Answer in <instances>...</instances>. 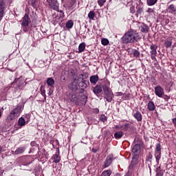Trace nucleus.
<instances>
[{
	"instance_id": "f257e3e1",
	"label": "nucleus",
	"mask_w": 176,
	"mask_h": 176,
	"mask_svg": "<svg viewBox=\"0 0 176 176\" xmlns=\"http://www.w3.org/2000/svg\"><path fill=\"white\" fill-rule=\"evenodd\" d=\"M141 39L140 34L135 30H129L125 32L124 36L122 37V43L127 45L129 43H135Z\"/></svg>"
},
{
	"instance_id": "f03ea898",
	"label": "nucleus",
	"mask_w": 176,
	"mask_h": 176,
	"mask_svg": "<svg viewBox=\"0 0 176 176\" xmlns=\"http://www.w3.org/2000/svg\"><path fill=\"white\" fill-rule=\"evenodd\" d=\"M23 109H24V106L23 104H17L16 107L13 109L8 116L6 118V122L8 123H10L12 120H16L20 115H21V113L23 112Z\"/></svg>"
},
{
	"instance_id": "7ed1b4c3",
	"label": "nucleus",
	"mask_w": 176,
	"mask_h": 176,
	"mask_svg": "<svg viewBox=\"0 0 176 176\" xmlns=\"http://www.w3.org/2000/svg\"><path fill=\"white\" fill-rule=\"evenodd\" d=\"M103 91H104V98L107 101V102H112V100H113V93L112 92V89L109 87L107 84H104L102 86Z\"/></svg>"
},
{
	"instance_id": "20e7f679",
	"label": "nucleus",
	"mask_w": 176,
	"mask_h": 176,
	"mask_svg": "<svg viewBox=\"0 0 176 176\" xmlns=\"http://www.w3.org/2000/svg\"><path fill=\"white\" fill-rule=\"evenodd\" d=\"M157 164H159L160 159H162V145L157 143L155 145V155H154Z\"/></svg>"
},
{
	"instance_id": "39448f33",
	"label": "nucleus",
	"mask_w": 176,
	"mask_h": 176,
	"mask_svg": "<svg viewBox=\"0 0 176 176\" xmlns=\"http://www.w3.org/2000/svg\"><path fill=\"white\" fill-rule=\"evenodd\" d=\"M151 49V60H156V56L157 55V47L156 45H151L150 47Z\"/></svg>"
},
{
	"instance_id": "423d86ee",
	"label": "nucleus",
	"mask_w": 176,
	"mask_h": 176,
	"mask_svg": "<svg viewBox=\"0 0 176 176\" xmlns=\"http://www.w3.org/2000/svg\"><path fill=\"white\" fill-rule=\"evenodd\" d=\"M155 94L157 97L162 98L164 96V89L160 85L155 87Z\"/></svg>"
},
{
	"instance_id": "0eeeda50",
	"label": "nucleus",
	"mask_w": 176,
	"mask_h": 176,
	"mask_svg": "<svg viewBox=\"0 0 176 176\" xmlns=\"http://www.w3.org/2000/svg\"><path fill=\"white\" fill-rule=\"evenodd\" d=\"M47 2L49 3V6L51 9L58 10V3L57 0H47Z\"/></svg>"
},
{
	"instance_id": "6e6552de",
	"label": "nucleus",
	"mask_w": 176,
	"mask_h": 176,
	"mask_svg": "<svg viewBox=\"0 0 176 176\" xmlns=\"http://www.w3.org/2000/svg\"><path fill=\"white\" fill-rule=\"evenodd\" d=\"M31 19H30V16L28 14H25L24 16L22 19L21 25L22 27H28Z\"/></svg>"
},
{
	"instance_id": "1a4fd4ad",
	"label": "nucleus",
	"mask_w": 176,
	"mask_h": 176,
	"mask_svg": "<svg viewBox=\"0 0 176 176\" xmlns=\"http://www.w3.org/2000/svg\"><path fill=\"white\" fill-rule=\"evenodd\" d=\"M113 160V155H109L104 161V168H107V167H109L111 166V164L112 163Z\"/></svg>"
},
{
	"instance_id": "9d476101",
	"label": "nucleus",
	"mask_w": 176,
	"mask_h": 176,
	"mask_svg": "<svg viewBox=\"0 0 176 176\" xmlns=\"http://www.w3.org/2000/svg\"><path fill=\"white\" fill-rule=\"evenodd\" d=\"M5 14V1L3 0L0 1V21L3 19Z\"/></svg>"
},
{
	"instance_id": "9b49d317",
	"label": "nucleus",
	"mask_w": 176,
	"mask_h": 176,
	"mask_svg": "<svg viewBox=\"0 0 176 176\" xmlns=\"http://www.w3.org/2000/svg\"><path fill=\"white\" fill-rule=\"evenodd\" d=\"M141 147L140 146L139 144H135L133 148H132V152L134 154V157H138V155H140V149Z\"/></svg>"
},
{
	"instance_id": "f8f14e48",
	"label": "nucleus",
	"mask_w": 176,
	"mask_h": 176,
	"mask_svg": "<svg viewBox=\"0 0 176 176\" xmlns=\"http://www.w3.org/2000/svg\"><path fill=\"white\" fill-rule=\"evenodd\" d=\"M52 159L54 160V163H60V160H61V157H60V150H57L56 153L52 156Z\"/></svg>"
},
{
	"instance_id": "ddd939ff",
	"label": "nucleus",
	"mask_w": 176,
	"mask_h": 176,
	"mask_svg": "<svg viewBox=\"0 0 176 176\" xmlns=\"http://www.w3.org/2000/svg\"><path fill=\"white\" fill-rule=\"evenodd\" d=\"M133 116L135 118V119H136L138 122L142 121V114H141L140 111L137 110L135 113H133Z\"/></svg>"
},
{
	"instance_id": "4468645a",
	"label": "nucleus",
	"mask_w": 176,
	"mask_h": 176,
	"mask_svg": "<svg viewBox=\"0 0 176 176\" xmlns=\"http://www.w3.org/2000/svg\"><path fill=\"white\" fill-rule=\"evenodd\" d=\"M69 89L73 91H76V90H78V85L76 84V78L72 83L69 84Z\"/></svg>"
},
{
	"instance_id": "2eb2a0df",
	"label": "nucleus",
	"mask_w": 176,
	"mask_h": 176,
	"mask_svg": "<svg viewBox=\"0 0 176 176\" xmlns=\"http://www.w3.org/2000/svg\"><path fill=\"white\" fill-rule=\"evenodd\" d=\"M25 124H28V121H26L23 117L19 118L18 120V126L24 127Z\"/></svg>"
},
{
	"instance_id": "dca6fc26",
	"label": "nucleus",
	"mask_w": 176,
	"mask_h": 176,
	"mask_svg": "<svg viewBox=\"0 0 176 176\" xmlns=\"http://www.w3.org/2000/svg\"><path fill=\"white\" fill-rule=\"evenodd\" d=\"M140 31L144 34H148L149 32V26L145 23H142L140 26Z\"/></svg>"
},
{
	"instance_id": "f3484780",
	"label": "nucleus",
	"mask_w": 176,
	"mask_h": 176,
	"mask_svg": "<svg viewBox=\"0 0 176 176\" xmlns=\"http://www.w3.org/2000/svg\"><path fill=\"white\" fill-rule=\"evenodd\" d=\"M166 10L168 13H170L171 14H173V13H175V12H176L175 5H174V4L169 5L168 6Z\"/></svg>"
},
{
	"instance_id": "a211bd4d",
	"label": "nucleus",
	"mask_w": 176,
	"mask_h": 176,
	"mask_svg": "<svg viewBox=\"0 0 176 176\" xmlns=\"http://www.w3.org/2000/svg\"><path fill=\"white\" fill-rule=\"evenodd\" d=\"M94 94H100V93H101L102 91V87H101V85H96L93 90Z\"/></svg>"
},
{
	"instance_id": "6ab92c4d",
	"label": "nucleus",
	"mask_w": 176,
	"mask_h": 176,
	"mask_svg": "<svg viewBox=\"0 0 176 176\" xmlns=\"http://www.w3.org/2000/svg\"><path fill=\"white\" fill-rule=\"evenodd\" d=\"M89 81L92 85H96L98 82V75H94L89 78Z\"/></svg>"
},
{
	"instance_id": "aec40b11",
	"label": "nucleus",
	"mask_w": 176,
	"mask_h": 176,
	"mask_svg": "<svg viewBox=\"0 0 176 176\" xmlns=\"http://www.w3.org/2000/svg\"><path fill=\"white\" fill-rule=\"evenodd\" d=\"M137 157H134L133 155L129 168H133L134 166H136L138 164V160H137Z\"/></svg>"
},
{
	"instance_id": "412c9836",
	"label": "nucleus",
	"mask_w": 176,
	"mask_h": 176,
	"mask_svg": "<svg viewBox=\"0 0 176 176\" xmlns=\"http://www.w3.org/2000/svg\"><path fill=\"white\" fill-rule=\"evenodd\" d=\"M89 83V81H87L86 80L82 79L81 82H78L79 87H82V89H86L87 87V84Z\"/></svg>"
},
{
	"instance_id": "4be33fe9",
	"label": "nucleus",
	"mask_w": 176,
	"mask_h": 176,
	"mask_svg": "<svg viewBox=\"0 0 176 176\" xmlns=\"http://www.w3.org/2000/svg\"><path fill=\"white\" fill-rule=\"evenodd\" d=\"M123 135H124V133H123V131H117L114 133V138L116 140H120V138H122Z\"/></svg>"
},
{
	"instance_id": "5701e85b",
	"label": "nucleus",
	"mask_w": 176,
	"mask_h": 176,
	"mask_svg": "<svg viewBox=\"0 0 176 176\" xmlns=\"http://www.w3.org/2000/svg\"><path fill=\"white\" fill-rule=\"evenodd\" d=\"M24 152H25V147H19L15 150L14 154L20 155L21 153H24Z\"/></svg>"
},
{
	"instance_id": "b1692460",
	"label": "nucleus",
	"mask_w": 176,
	"mask_h": 176,
	"mask_svg": "<svg viewBox=\"0 0 176 176\" xmlns=\"http://www.w3.org/2000/svg\"><path fill=\"white\" fill-rule=\"evenodd\" d=\"M85 49H86V43H81L78 45V53H83V52H85Z\"/></svg>"
},
{
	"instance_id": "393cba45",
	"label": "nucleus",
	"mask_w": 176,
	"mask_h": 176,
	"mask_svg": "<svg viewBox=\"0 0 176 176\" xmlns=\"http://www.w3.org/2000/svg\"><path fill=\"white\" fill-rule=\"evenodd\" d=\"M147 108L148 109V111H155V103H153V101H150L148 102V104H147Z\"/></svg>"
},
{
	"instance_id": "a878e982",
	"label": "nucleus",
	"mask_w": 176,
	"mask_h": 176,
	"mask_svg": "<svg viewBox=\"0 0 176 176\" xmlns=\"http://www.w3.org/2000/svg\"><path fill=\"white\" fill-rule=\"evenodd\" d=\"M131 126V124H130L129 123H125L124 125H121V130H122L123 131H127V130H129Z\"/></svg>"
},
{
	"instance_id": "bb28decb",
	"label": "nucleus",
	"mask_w": 176,
	"mask_h": 176,
	"mask_svg": "<svg viewBox=\"0 0 176 176\" xmlns=\"http://www.w3.org/2000/svg\"><path fill=\"white\" fill-rule=\"evenodd\" d=\"M47 85L53 87V86H54V79H53V78H48L47 79Z\"/></svg>"
},
{
	"instance_id": "cd10ccee",
	"label": "nucleus",
	"mask_w": 176,
	"mask_h": 176,
	"mask_svg": "<svg viewBox=\"0 0 176 176\" xmlns=\"http://www.w3.org/2000/svg\"><path fill=\"white\" fill-rule=\"evenodd\" d=\"M156 175L155 176H163L164 173L163 170H162L160 166H158L155 170Z\"/></svg>"
},
{
	"instance_id": "c85d7f7f",
	"label": "nucleus",
	"mask_w": 176,
	"mask_h": 176,
	"mask_svg": "<svg viewBox=\"0 0 176 176\" xmlns=\"http://www.w3.org/2000/svg\"><path fill=\"white\" fill-rule=\"evenodd\" d=\"M66 28H68L70 30V28H72L74 27V21L72 20L68 21L65 24Z\"/></svg>"
},
{
	"instance_id": "c756f323",
	"label": "nucleus",
	"mask_w": 176,
	"mask_h": 176,
	"mask_svg": "<svg viewBox=\"0 0 176 176\" xmlns=\"http://www.w3.org/2000/svg\"><path fill=\"white\" fill-rule=\"evenodd\" d=\"M101 43L103 46H108L109 45V40L106 38H103L101 39Z\"/></svg>"
},
{
	"instance_id": "7c9ffc66",
	"label": "nucleus",
	"mask_w": 176,
	"mask_h": 176,
	"mask_svg": "<svg viewBox=\"0 0 176 176\" xmlns=\"http://www.w3.org/2000/svg\"><path fill=\"white\" fill-rule=\"evenodd\" d=\"M80 78H82V80L83 79L85 80V79H87V78H89V74L87 73H84L79 75L78 80H80Z\"/></svg>"
},
{
	"instance_id": "2f4dec72",
	"label": "nucleus",
	"mask_w": 176,
	"mask_h": 176,
	"mask_svg": "<svg viewBox=\"0 0 176 176\" xmlns=\"http://www.w3.org/2000/svg\"><path fill=\"white\" fill-rule=\"evenodd\" d=\"M94 17H96V14L94 11H90L88 14V18L89 20H94Z\"/></svg>"
},
{
	"instance_id": "473e14b6",
	"label": "nucleus",
	"mask_w": 176,
	"mask_h": 176,
	"mask_svg": "<svg viewBox=\"0 0 176 176\" xmlns=\"http://www.w3.org/2000/svg\"><path fill=\"white\" fill-rule=\"evenodd\" d=\"M146 13L148 16H153L155 14V8H148Z\"/></svg>"
},
{
	"instance_id": "72a5a7b5",
	"label": "nucleus",
	"mask_w": 176,
	"mask_h": 176,
	"mask_svg": "<svg viewBox=\"0 0 176 176\" xmlns=\"http://www.w3.org/2000/svg\"><path fill=\"white\" fill-rule=\"evenodd\" d=\"M132 53L134 56V57H140L141 53L140 52V51L135 50V49H133L132 50Z\"/></svg>"
},
{
	"instance_id": "f704fd0d",
	"label": "nucleus",
	"mask_w": 176,
	"mask_h": 176,
	"mask_svg": "<svg viewBox=\"0 0 176 176\" xmlns=\"http://www.w3.org/2000/svg\"><path fill=\"white\" fill-rule=\"evenodd\" d=\"M157 2V0H147V5L148 6H153Z\"/></svg>"
},
{
	"instance_id": "c9c22d12",
	"label": "nucleus",
	"mask_w": 176,
	"mask_h": 176,
	"mask_svg": "<svg viewBox=\"0 0 176 176\" xmlns=\"http://www.w3.org/2000/svg\"><path fill=\"white\" fill-rule=\"evenodd\" d=\"M142 12H144V8L142 7H139L136 11V14L138 16L142 14Z\"/></svg>"
},
{
	"instance_id": "e433bc0d",
	"label": "nucleus",
	"mask_w": 176,
	"mask_h": 176,
	"mask_svg": "<svg viewBox=\"0 0 176 176\" xmlns=\"http://www.w3.org/2000/svg\"><path fill=\"white\" fill-rule=\"evenodd\" d=\"M172 45H173V42H171L170 41L167 40L165 41L166 47H167V48L171 47Z\"/></svg>"
},
{
	"instance_id": "4c0bfd02",
	"label": "nucleus",
	"mask_w": 176,
	"mask_h": 176,
	"mask_svg": "<svg viewBox=\"0 0 176 176\" xmlns=\"http://www.w3.org/2000/svg\"><path fill=\"white\" fill-rule=\"evenodd\" d=\"M24 118H25V120L26 122H28V123H29V122H30V120H31V115H30V114H25V115L24 116Z\"/></svg>"
},
{
	"instance_id": "58836bf2",
	"label": "nucleus",
	"mask_w": 176,
	"mask_h": 176,
	"mask_svg": "<svg viewBox=\"0 0 176 176\" xmlns=\"http://www.w3.org/2000/svg\"><path fill=\"white\" fill-rule=\"evenodd\" d=\"M75 3H76V0H71L69 6V9L74 8V6H75Z\"/></svg>"
},
{
	"instance_id": "ea45409f",
	"label": "nucleus",
	"mask_w": 176,
	"mask_h": 176,
	"mask_svg": "<svg viewBox=\"0 0 176 176\" xmlns=\"http://www.w3.org/2000/svg\"><path fill=\"white\" fill-rule=\"evenodd\" d=\"M107 116H105V115H102V116H100V122H103V123L104 122H107Z\"/></svg>"
},
{
	"instance_id": "a19ab883",
	"label": "nucleus",
	"mask_w": 176,
	"mask_h": 176,
	"mask_svg": "<svg viewBox=\"0 0 176 176\" xmlns=\"http://www.w3.org/2000/svg\"><path fill=\"white\" fill-rule=\"evenodd\" d=\"M107 2V0H98V3L99 6H104V4Z\"/></svg>"
},
{
	"instance_id": "79ce46f5",
	"label": "nucleus",
	"mask_w": 176,
	"mask_h": 176,
	"mask_svg": "<svg viewBox=\"0 0 176 176\" xmlns=\"http://www.w3.org/2000/svg\"><path fill=\"white\" fill-rule=\"evenodd\" d=\"M102 176H111V171H109V170L103 171L102 173Z\"/></svg>"
},
{
	"instance_id": "37998d69",
	"label": "nucleus",
	"mask_w": 176,
	"mask_h": 176,
	"mask_svg": "<svg viewBox=\"0 0 176 176\" xmlns=\"http://www.w3.org/2000/svg\"><path fill=\"white\" fill-rule=\"evenodd\" d=\"M130 12L132 13V14H134L135 13V7L134 6H130Z\"/></svg>"
},
{
	"instance_id": "c03bdc74",
	"label": "nucleus",
	"mask_w": 176,
	"mask_h": 176,
	"mask_svg": "<svg viewBox=\"0 0 176 176\" xmlns=\"http://www.w3.org/2000/svg\"><path fill=\"white\" fill-rule=\"evenodd\" d=\"M70 101L72 102H76V96L75 95H72V98H70Z\"/></svg>"
},
{
	"instance_id": "a18cd8bd",
	"label": "nucleus",
	"mask_w": 176,
	"mask_h": 176,
	"mask_svg": "<svg viewBox=\"0 0 176 176\" xmlns=\"http://www.w3.org/2000/svg\"><path fill=\"white\" fill-rule=\"evenodd\" d=\"M161 98H164L165 101H168V100H170V97L167 95H163Z\"/></svg>"
},
{
	"instance_id": "49530a36",
	"label": "nucleus",
	"mask_w": 176,
	"mask_h": 176,
	"mask_svg": "<svg viewBox=\"0 0 176 176\" xmlns=\"http://www.w3.org/2000/svg\"><path fill=\"white\" fill-rule=\"evenodd\" d=\"M153 157V156L150 153L148 154V155L146 157V160H148V162H149L150 160H152V158Z\"/></svg>"
},
{
	"instance_id": "de8ad7c7",
	"label": "nucleus",
	"mask_w": 176,
	"mask_h": 176,
	"mask_svg": "<svg viewBox=\"0 0 176 176\" xmlns=\"http://www.w3.org/2000/svg\"><path fill=\"white\" fill-rule=\"evenodd\" d=\"M115 129L116 130H122V125L121 126L115 125Z\"/></svg>"
},
{
	"instance_id": "09e8293b",
	"label": "nucleus",
	"mask_w": 176,
	"mask_h": 176,
	"mask_svg": "<svg viewBox=\"0 0 176 176\" xmlns=\"http://www.w3.org/2000/svg\"><path fill=\"white\" fill-rule=\"evenodd\" d=\"M31 146H36V142L33 141L30 143Z\"/></svg>"
},
{
	"instance_id": "8fccbe9b",
	"label": "nucleus",
	"mask_w": 176,
	"mask_h": 176,
	"mask_svg": "<svg viewBox=\"0 0 176 176\" xmlns=\"http://www.w3.org/2000/svg\"><path fill=\"white\" fill-rule=\"evenodd\" d=\"M124 94H123L122 92H117V93H116L117 97L123 96Z\"/></svg>"
},
{
	"instance_id": "3c124183",
	"label": "nucleus",
	"mask_w": 176,
	"mask_h": 176,
	"mask_svg": "<svg viewBox=\"0 0 176 176\" xmlns=\"http://www.w3.org/2000/svg\"><path fill=\"white\" fill-rule=\"evenodd\" d=\"M172 122H173L175 127H176V118H174L173 119H172Z\"/></svg>"
},
{
	"instance_id": "603ef678",
	"label": "nucleus",
	"mask_w": 176,
	"mask_h": 176,
	"mask_svg": "<svg viewBox=\"0 0 176 176\" xmlns=\"http://www.w3.org/2000/svg\"><path fill=\"white\" fill-rule=\"evenodd\" d=\"M23 30L24 32H28V28L27 27H23Z\"/></svg>"
},
{
	"instance_id": "864d4df0",
	"label": "nucleus",
	"mask_w": 176,
	"mask_h": 176,
	"mask_svg": "<svg viewBox=\"0 0 176 176\" xmlns=\"http://www.w3.org/2000/svg\"><path fill=\"white\" fill-rule=\"evenodd\" d=\"M56 12H59V10H56ZM60 13H62V14H60V17H64V12H63V10H60Z\"/></svg>"
},
{
	"instance_id": "5fc2aeb1",
	"label": "nucleus",
	"mask_w": 176,
	"mask_h": 176,
	"mask_svg": "<svg viewBox=\"0 0 176 176\" xmlns=\"http://www.w3.org/2000/svg\"><path fill=\"white\" fill-rule=\"evenodd\" d=\"M97 148H92V152L94 153H97Z\"/></svg>"
},
{
	"instance_id": "6e6d98bb",
	"label": "nucleus",
	"mask_w": 176,
	"mask_h": 176,
	"mask_svg": "<svg viewBox=\"0 0 176 176\" xmlns=\"http://www.w3.org/2000/svg\"><path fill=\"white\" fill-rule=\"evenodd\" d=\"M2 117V110L0 109V118Z\"/></svg>"
},
{
	"instance_id": "4d7b16f0",
	"label": "nucleus",
	"mask_w": 176,
	"mask_h": 176,
	"mask_svg": "<svg viewBox=\"0 0 176 176\" xmlns=\"http://www.w3.org/2000/svg\"><path fill=\"white\" fill-rule=\"evenodd\" d=\"M2 153V146H0V154Z\"/></svg>"
},
{
	"instance_id": "13d9d810",
	"label": "nucleus",
	"mask_w": 176,
	"mask_h": 176,
	"mask_svg": "<svg viewBox=\"0 0 176 176\" xmlns=\"http://www.w3.org/2000/svg\"><path fill=\"white\" fill-rule=\"evenodd\" d=\"M114 176H121L120 173H116Z\"/></svg>"
},
{
	"instance_id": "bf43d9fd",
	"label": "nucleus",
	"mask_w": 176,
	"mask_h": 176,
	"mask_svg": "<svg viewBox=\"0 0 176 176\" xmlns=\"http://www.w3.org/2000/svg\"><path fill=\"white\" fill-rule=\"evenodd\" d=\"M78 82H82V78H80V80H78Z\"/></svg>"
},
{
	"instance_id": "052dcab7",
	"label": "nucleus",
	"mask_w": 176,
	"mask_h": 176,
	"mask_svg": "<svg viewBox=\"0 0 176 176\" xmlns=\"http://www.w3.org/2000/svg\"><path fill=\"white\" fill-rule=\"evenodd\" d=\"M166 24H168V21H166Z\"/></svg>"
},
{
	"instance_id": "680f3d73",
	"label": "nucleus",
	"mask_w": 176,
	"mask_h": 176,
	"mask_svg": "<svg viewBox=\"0 0 176 176\" xmlns=\"http://www.w3.org/2000/svg\"><path fill=\"white\" fill-rule=\"evenodd\" d=\"M96 111H97L98 113L100 112V111L98 109H97Z\"/></svg>"
},
{
	"instance_id": "e2e57ef3",
	"label": "nucleus",
	"mask_w": 176,
	"mask_h": 176,
	"mask_svg": "<svg viewBox=\"0 0 176 176\" xmlns=\"http://www.w3.org/2000/svg\"><path fill=\"white\" fill-rule=\"evenodd\" d=\"M23 166H28V164H24Z\"/></svg>"
},
{
	"instance_id": "0e129e2a",
	"label": "nucleus",
	"mask_w": 176,
	"mask_h": 176,
	"mask_svg": "<svg viewBox=\"0 0 176 176\" xmlns=\"http://www.w3.org/2000/svg\"><path fill=\"white\" fill-rule=\"evenodd\" d=\"M18 87H19V89H21L20 85H19Z\"/></svg>"
}]
</instances>
